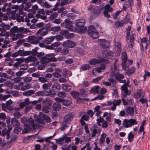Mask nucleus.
<instances>
[{"instance_id": "obj_27", "label": "nucleus", "mask_w": 150, "mask_h": 150, "mask_svg": "<svg viewBox=\"0 0 150 150\" xmlns=\"http://www.w3.org/2000/svg\"><path fill=\"white\" fill-rule=\"evenodd\" d=\"M35 93L33 90H29L24 92L23 93V95L26 96H29Z\"/></svg>"}, {"instance_id": "obj_18", "label": "nucleus", "mask_w": 150, "mask_h": 150, "mask_svg": "<svg viewBox=\"0 0 150 150\" xmlns=\"http://www.w3.org/2000/svg\"><path fill=\"white\" fill-rule=\"evenodd\" d=\"M55 38V36H51L50 37L46 38L45 39L43 40V43L46 44H50L54 40Z\"/></svg>"}, {"instance_id": "obj_54", "label": "nucleus", "mask_w": 150, "mask_h": 150, "mask_svg": "<svg viewBox=\"0 0 150 150\" xmlns=\"http://www.w3.org/2000/svg\"><path fill=\"white\" fill-rule=\"evenodd\" d=\"M58 15L57 12H54L53 13L50 17V20H52L55 19Z\"/></svg>"}, {"instance_id": "obj_20", "label": "nucleus", "mask_w": 150, "mask_h": 150, "mask_svg": "<svg viewBox=\"0 0 150 150\" xmlns=\"http://www.w3.org/2000/svg\"><path fill=\"white\" fill-rule=\"evenodd\" d=\"M72 99L70 98H67L64 99L63 105L66 106H69L72 103Z\"/></svg>"}, {"instance_id": "obj_15", "label": "nucleus", "mask_w": 150, "mask_h": 150, "mask_svg": "<svg viewBox=\"0 0 150 150\" xmlns=\"http://www.w3.org/2000/svg\"><path fill=\"white\" fill-rule=\"evenodd\" d=\"M11 18L13 20L16 19L17 21L18 22H24V18L22 16H21L20 15L18 14H16L14 16L12 15L11 16Z\"/></svg>"}, {"instance_id": "obj_3", "label": "nucleus", "mask_w": 150, "mask_h": 150, "mask_svg": "<svg viewBox=\"0 0 150 150\" xmlns=\"http://www.w3.org/2000/svg\"><path fill=\"white\" fill-rule=\"evenodd\" d=\"M137 122L135 119H131L129 120L124 119L122 123V125L125 128L131 127L132 125H137Z\"/></svg>"}, {"instance_id": "obj_38", "label": "nucleus", "mask_w": 150, "mask_h": 150, "mask_svg": "<svg viewBox=\"0 0 150 150\" xmlns=\"http://www.w3.org/2000/svg\"><path fill=\"white\" fill-rule=\"evenodd\" d=\"M10 95H4L1 94H0V101L2 100H5L6 99L11 97Z\"/></svg>"}, {"instance_id": "obj_28", "label": "nucleus", "mask_w": 150, "mask_h": 150, "mask_svg": "<svg viewBox=\"0 0 150 150\" xmlns=\"http://www.w3.org/2000/svg\"><path fill=\"white\" fill-rule=\"evenodd\" d=\"M143 91L141 89H139L137 92L135 93H134V95L135 98H140L141 96L143 97L144 95H142Z\"/></svg>"}, {"instance_id": "obj_26", "label": "nucleus", "mask_w": 150, "mask_h": 150, "mask_svg": "<svg viewBox=\"0 0 150 150\" xmlns=\"http://www.w3.org/2000/svg\"><path fill=\"white\" fill-rule=\"evenodd\" d=\"M70 93L73 98L77 99L78 100H80V99L79 97V96L80 95V93H79L78 92L73 91L70 92Z\"/></svg>"}, {"instance_id": "obj_8", "label": "nucleus", "mask_w": 150, "mask_h": 150, "mask_svg": "<svg viewBox=\"0 0 150 150\" xmlns=\"http://www.w3.org/2000/svg\"><path fill=\"white\" fill-rule=\"evenodd\" d=\"M7 127L8 128V129L6 128H5L2 130L1 131V136L3 137L6 135V139H8L10 138V134L11 131L12 129V127L10 125H8Z\"/></svg>"}, {"instance_id": "obj_6", "label": "nucleus", "mask_w": 150, "mask_h": 150, "mask_svg": "<svg viewBox=\"0 0 150 150\" xmlns=\"http://www.w3.org/2000/svg\"><path fill=\"white\" fill-rule=\"evenodd\" d=\"M54 54H47L45 56L42 57L40 59V62L41 64H44L46 65V64L52 60V57Z\"/></svg>"}, {"instance_id": "obj_11", "label": "nucleus", "mask_w": 150, "mask_h": 150, "mask_svg": "<svg viewBox=\"0 0 150 150\" xmlns=\"http://www.w3.org/2000/svg\"><path fill=\"white\" fill-rule=\"evenodd\" d=\"M76 43L74 41L67 40L63 42L62 45L64 47L68 48H72L75 47Z\"/></svg>"}, {"instance_id": "obj_2", "label": "nucleus", "mask_w": 150, "mask_h": 150, "mask_svg": "<svg viewBox=\"0 0 150 150\" xmlns=\"http://www.w3.org/2000/svg\"><path fill=\"white\" fill-rule=\"evenodd\" d=\"M85 23V20L83 18L76 20L75 23L78 31L81 33H84L86 30V27L84 26Z\"/></svg>"}, {"instance_id": "obj_51", "label": "nucleus", "mask_w": 150, "mask_h": 150, "mask_svg": "<svg viewBox=\"0 0 150 150\" xmlns=\"http://www.w3.org/2000/svg\"><path fill=\"white\" fill-rule=\"evenodd\" d=\"M53 107L56 110H59L60 109L61 106L58 103H54L53 105Z\"/></svg>"}, {"instance_id": "obj_52", "label": "nucleus", "mask_w": 150, "mask_h": 150, "mask_svg": "<svg viewBox=\"0 0 150 150\" xmlns=\"http://www.w3.org/2000/svg\"><path fill=\"white\" fill-rule=\"evenodd\" d=\"M49 109L48 105H46L42 107V111L45 113H48L49 112Z\"/></svg>"}, {"instance_id": "obj_53", "label": "nucleus", "mask_w": 150, "mask_h": 150, "mask_svg": "<svg viewBox=\"0 0 150 150\" xmlns=\"http://www.w3.org/2000/svg\"><path fill=\"white\" fill-rule=\"evenodd\" d=\"M127 31L126 38L127 39L129 40V35L130 34V31L131 30V27L130 26H128L126 28Z\"/></svg>"}, {"instance_id": "obj_57", "label": "nucleus", "mask_w": 150, "mask_h": 150, "mask_svg": "<svg viewBox=\"0 0 150 150\" xmlns=\"http://www.w3.org/2000/svg\"><path fill=\"white\" fill-rule=\"evenodd\" d=\"M18 126L16 127L14 129V132L15 133L18 134L22 130V128L21 127H18Z\"/></svg>"}, {"instance_id": "obj_5", "label": "nucleus", "mask_w": 150, "mask_h": 150, "mask_svg": "<svg viewBox=\"0 0 150 150\" xmlns=\"http://www.w3.org/2000/svg\"><path fill=\"white\" fill-rule=\"evenodd\" d=\"M43 38L39 36H30L28 37L27 40L28 42L30 43L36 44L39 43L40 40H42Z\"/></svg>"}, {"instance_id": "obj_56", "label": "nucleus", "mask_w": 150, "mask_h": 150, "mask_svg": "<svg viewBox=\"0 0 150 150\" xmlns=\"http://www.w3.org/2000/svg\"><path fill=\"white\" fill-rule=\"evenodd\" d=\"M134 136V134L132 133L131 132H130L128 135V141L130 142H132L133 140Z\"/></svg>"}, {"instance_id": "obj_63", "label": "nucleus", "mask_w": 150, "mask_h": 150, "mask_svg": "<svg viewBox=\"0 0 150 150\" xmlns=\"http://www.w3.org/2000/svg\"><path fill=\"white\" fill-rule=\"evenodd\" d=\"M67 17L69 18V19H73L75 17V15L73 13H70L67 15Z\"/></svg>"}, {"instance_id": "obj_23", "label": "nucleus", "mask_w": 150, "mask_h": 150, "mask_svg": "<svg viewBox=\"0 0 150 150\" xmlns=\"http://www.w3.org/2000/svg\"><path fill=\"white\" fill-rule=\"evenodd\" d=\"M134 36H135V34H133L130 36V38L129 42L130 45H128V46L130 48H132L134 46V43L133 41L134 38Z\"/></svg>"}, {"instance_id": "obj_9", "label": "nucleus", "mask_w": 150, "mask_h": 150, "mask_svg": "<svg viewBox=\"0 0 150 150\" xmlns=\"http://www.w3.org/2000/svg\"><path fill=\"white\" fill-rule=\"evenodd\" d=\"M10 28V26L9 25H6L3 23H2L0 25V31L2 32L0 33V36H4L5 34V32L7 30H8Z\"/></svg>"}, {"instance_id": "obj_25", "label": "nucleus", "mask_w": 150, "mask_h": 150, "mask_svg": "<svg viewBox=\"0 0 150 150\" xmlns=\"http://www.w3.org/2000/svg\"><path fill=\"white\" fill-rule=\"evenodd\" d=\"M127 112L128 114L132 115L134 113V109L133 107L127 106L126 108Z\"/></svg>"}, {"instance_id": "obj_1", "label": "nucleus", "mask_w": 150, "mask_h": 150, "mask_svg": "<svg viewBox=\"0 0 150 150\" xmlns=\"http://www.w3.org/2000/svg\"><path fill=\"white\" fill-rule=\"evenodd\" d=\"M12 103V101L10 99L7 101L6 103H2L1 105L2 110L6 112H7L8 110L9 111L14 110L16 111H18L19 110V108H14L13 106L11 105Z\"/></svg>"}, {"instance_id": "obj_12", "label": "nucleus", "mask_w": 150, "mask_h": 150, "mask_svg": "<svg viewBox=\"0 0 150 150\" xmlns=\"http://www.w3.org/2000/svg\"><path fill=\"white\" fill-rule=\"evenodd\" d=\"M121 88V90L122 91V95L123 97H125L131 94V91L128 90L127 87L125 85H123Z\"/></svg>"}, {"instance_id": "obj_34", "label": "nucleus", "mask_w": 150, "mask_h": 150, "mask_svg": "<svg viewBox=\"0 0 150 150\" xmlns=\"http://www.w3.org/2000/svg\"><path fill=\"white\" fill-rule=\"evenodd\" d=\"M122 62L126 63L127 57V53L125 52H122Z\"/></svg>"}, {"instance_id": "obj_13", "label": "nucleus", "mask_w": 150, "mask_h": 150, "mask_svg": "<svg viewBox=\"0 0 150 150\" xmlns=\"http://www.w3.org/2000/svg\"><path fill=\"white\" fill-rule=\"evenodd\" d=\"M74 115L73 113H69L67 114L64 117V122L69 124L71 120L72 119Z\"/></svg>"}, {"instance_id": "obj_35", "label": "nucleus", "mask_w": 150, "mask_h": 150, "mask_svg": "<svg viewBox=\"0 0 150 150\" xmlns=\"http://www.w3.org/2000/svg\"><path fill=\"white\" fill-rule=\"evenodd\" d=\"M24 61V59L22 58L18 59V60L16 62L14 63L13 66L16 68L18 67L21 65V64Z\"/></svg>"}, {"instance_id": "obj_19", "label": "nucleus", "mask_w": 150, "mask_h": 150, "mask_svg": "<svg viewBox=\"0 0 150 150\" xmlns=\"http://www.w3.org/2000/svg\"><path fill=\"white\" fill-rule=\"evenodd\" d=\"M121 103V100L120 99L113 100V105L111 108V109L112 111H114L116 108L117 106L119 105Z\"/></svg>"}, {"instance_id": "obj_48", "label": "nucleus", "mask_w": 150, "mask_h": 150, "mask_svg": "<svg viewBox=\"0 0 150 150\" xmlns=\"http://www.w3.org/2000/svg\"><path fill=\"white\" fill-rule=\"evenodd\" d=\"M37 58L34 56L30 57L27 58L26 61L28 62H35L37 60Z\"/></svg>"}, {"instance_id": "obj_16", "label": "nucleus", "mask_w": 150, "mask_h": 150, "mask_svg": "<svg viewBox=\"0 0 150 150\" xmlns=\"http://www.w3.org/2000/svg\"><path fill=\"white\" fill-rule=\"evenodd\" d=\"M26 55V52H24L23 50H20L18 51L13 53L11 56L13 57H15L19 55L21 56H25Z\"/></svg>"}, {"instance_id": "obj_49", "label": "nucleus", "mask_w": 150, "mask_h": 150, "mask_svg": "<svg viewBox=\"0 0 150 150\" xmlns=\"http://www.w3.org/2000/svg\"><path fill=\"white\" fill-rule=\"evenodd\" d=\"M68 124L63 121L62 123V126L60 128L61 130L64 131L65 129L68 127L69 126L67 125Z\"/></svg>"}, {"instance_id": "obj_10", "label": "nucleus", "mask_w": 150, "mask_h": 150, "mask_svg": "<svg viewBox=\"0 0 150 150\" xmlns=\"http://www.w3.org/2000/svg\"><path fill=\"white\" fill-rule=\"evenodd\" d=\"M24 28L22 27L18 28L16 26H14L10 30L11 34L13 36L15 35V33L20 32L21 33L23 32Z\"/></svg>"}, {"instance_id": "obj_17", "label": "nucleus", "mask_w": 150, "mask_h": 150, "mask_svg": "<svg viewBox=\"0 0 150 150\" xmlns=\"http://www.w3.org/2000/svg\"><path fill=\"white\" fill-rule=\"evenodd\" d=\"M29 98H27L25 99L24 101L21 102L20 104V108L21 109H23L25 106L28 105L30 104Z\"/></svg>"}, {"instance_id": "obj_36", "label": "nucleus", "mask_w": 150, "mask_h": 150, "mask_svg": "<svg viewBox=\"0 0 150 150\" xmlns=\"http://www.w3.org/2000/svg\"><path fill=\"white\" fill-rule=\"evenodd\" d=\"M89 35L93 38L96 39L99 37L98 33L96 30L93 31L92 33L89 34Z\"/></svg>"}, {"instance_id": "obj_31", "label": "nucleus", "mask_w": 150, "mask_h": 150, "mask_svg": "<svg viewBox=\"0 0 150 150\" xmlns=\"http://www.w3.org/2000/svg\"><path fill=\"white\" fill-rule=\"evenodd\" d=\"M62 88L67 92L69 91L72 88V86L67 84H64L62 85Z\"/></svg>"}, {"instance_id": "obj_21", "label": "nucleus", "mask_w": 150, "mask_h": 150, "mask_svg": "<svg viewBox=\"0 0 150 150\" xmlns=\"http://www.w3.org/2000/svg\"><path fill=\"white\" fill-rule=\"evenodd\" d=\"M24 128L22 132V133L23 134L27 133L28 132H30L32 128L28 124H24Z\"/></svg>"}, {"instance_id": "obj_43", "label": "nucleus", "mask_w": 150, "mask_h": 150, "mask_svg": "<svg viewBox=\"0 0 150 150\" xmlns=\"http://www.w3.org/2000/svg\"><path fill=\"white\" fill-rule=\"evenodd\" d=\"M31 86L30 84L28 83L22 86L21 88V90L22 91H24L26 90L29 89L31 88Z\"/></svg>"}, {"instance_id": "obj_62", "label": "nucleus", "mask_w": 150, "mask_h": 150, "mask_svg": "<svg viewBox=\"0 0 150 150\" xmlns=\"http://www.w3.org/2000/svg\"><path fill=\"white\" fill-rule=\"evenodd\" d=\"M38 6L37 5H34L32 7L31 11L33 12V13H36V11L38 9Z\"/></svg>"}, {"instance_id": "obj_42", "label": "nucleus", "mask_w": 150, "mask_h": 150, "mask_svg": "<svg viewBox=\"0 0 150 150\" xmlns=\"http://www.w3.org/2000/svg\"><path fill=\"white\" fill-rule=\"evenodd\" d=\"M104 8L105 10L104 11H106L109 12H111L113 10V8L110 7V5L108 4L106 5L104 7Z\"/></svg>"}, {"instance_id": "obj_60", "label": "nucleus", "mask_w": 150, "mask_h": 150, "mask_svg": "<svg viewBox=\"0 0 150 150\" xmlns=\"http://www.w3.org/2000/svg\"><path fill=\"white\" fill-rule=\"evenodd\" d=\"M35 16L37 18H40L43 20H45L47 18L46 16L41 15L39 14H36Z\"/></svg>"}, {"instance_id": "obj_64", "label": "nucleus", "mask_w": 150, "mask_h": 150, "mask_svg": "<svg viewBox=\"0 0 150 150\" xmlns=\"http://www.w3.org/2000/svg\"><path fill=\"white\" fill-rule=\"evenodd\" d=\"M1 77L6 79V80L10 79L9 76L6 73H2L1 75Z\"/></svg>"}, {"instance_id": "obj_7", "label": "nucleus", "mask_w": 150, "mask_h": 150, "mask_svg": "<svg viewBox=\"0 0 150 150\" xmlns=\"http://www.w3.org/2000/svg\"><path fill=\"white\" fill-rule=\"evenodd\" d=\"M101 62H104L106 64H108V61L107 60L103 58L101 59L93 58L89 60L88 63L91 65H95L96 64H99Z\"/></svg>"}, {"instance_id": "obj_30", "label": "nucleus", "mask_w": 150, "mask_h": 150, "mask_svg": "<svg viewBox=\"0 0 150 150\" xmlns=\"http://www.w3.org/2000/svg\"><path fill=\"white\" fill-rule=\"evenodd\" d=\"M91 68V66L88 64H86L81 66L79 68L81 71H85L89 70Z\"/></svg>"}, {"instance_id": "obj_47", "label": "nucleus", "mask_w": 150, "mask_h": 150, "mask_svg": "<svg viewBox=\"0 0 150 150\" xmlns=\"http://www.w3.org/2000/svg\"><path fill=\"white\" fill-rule=\"evenodd\" d=\"M95 27L93 25H91L88 27V34L92 33L93 31H96Z\"/></svg>"}, {"instance_id": "obj_40", "label": "nucleus", "mask_w": 150, "mask_h": 150, "mask_svg": "<svg viewBox=\"0 0 150 150\" xmlns=\"http://www.w3.org/2000/svg\"><path fill=\"white\" fill-rule=\"evenodd\" d=\"M23 35L22 34L19 33H18L16 35H15L12 38V40L13 41L16 40L18 39L23 38Z\"/></svg>"}, {"instance_id": "obj_61", "label": "nucleus", "mask_w": 150, "mask_h": 150, "mask_svg": "<svg viewBox=\"0 0 150 150\" xmlns=\"http://www.w3.org/2000/svg\"><path fill=\"white\" fill-rule=\"evenodd\" d=\"M104 97V96L103 95H102L101 94L95 97L92 100H96L97 99H98L99 100H101L103 99Z\"/></svg>"}, {"instance_id": "obj_24", "label": "nucleus", "mask_w": 150, "mask_h": 150, "mask_svg": "<svg viewBox=\"0 0 150 150\" xmlns=\"http://www.w3.org/2000/svg\"><path fill=\"white\" fill-rule=\"evenodd\" d=\"M11 123L13 126L17 127L20 126V123L18 120L16 118L11 119Z\"/></svg>"}, {"instance_id": "obj_45", "label": "nucleus", "mask_w": 150, "mask_h": 150, "mask_svg": "<svg viewBox=\"0 0 150 150\" xmlns=\"http://www.w3.org/2000/svg\"><path fill=\"white\" fill-rule=\"evenodd\" d=\"M135 67H133L132 68L129 69V70L127 71L126 73L128 75H131L135 72Z\"/></svg>"}, {"instance_id": "obj_44", "label": "nucleus", "mask_w": 150, "mask_h": 150, "mask_svg": "<svg viewBox=\"0 0 150 150\" xmlns=\"http://www.w3.org/2000/svg\"><path fill=\"white\" fill-rule=\"evenodd\" d=\"M105 64H102L99 67H97L96 68L95 70L98 73H100L101 72L102 70L105 69Z\"/></svg>"}, {"instance_id": "obj_50", "label": "nucleus", "mask_w": 150, "mask_h": 150, "mask_svg": "<svg viewBox=\"0 0 150 150\" xmlns=\"http://www.w3.org/2000/svg\"><path fill=\"white\" fill-rule=\"evenodd\" d=\"M69 51V50L67 48H65L62 50L61 53L62 55H65L68 54Z\"/></svg>"}, {"instance_id": "obj_37", "label": "nucleus", "mask_w": 150, "mask_h": 150, "mask_svg": "<svg viewBox=\"0 0 150 150\" xmlns=\"http://www.w3.org/2000/svg\"><path fill=\"white\" fill-rule=\"evenodd\" d=\"M27 123H28L33 129H35V125L34 120L31 118H29L28 120Z\"/></svg>"}, {"instance_id": "obj_33", "label": "nucleus", "mask_w": 150, "mask_h": 150, "mask_svg": "<svg viewBox=\"0 0 150 150\" xmlns=\"http://www.w3.org/2000/svg\"><path fill=\"white\" fill-rule=\"evenodd\" d=\"M99 88V87L98 86H94L91 88V90L90 91V92L91 93H98L99 92L98 89Z\"/></svg>"}, {"instance_id": "obj_39", "label": "nucleus", "mask_w": 150, "mask_h": 150, "mask_svg": "<svg viewBox=\"0 0 150 150\" xmlns=\"http://www.w3.org/2000/svg\"><path fill=\"white\" fill-rule=\"evenodd\" d=\"M42 117L46 122L50 123L52 121L50 117L46 114H44L42 115Z\"/></svg>"}, {"instance_id": "obj_58", "label": "nucleus", "mask_w": 150, "mask_h": 150, "mask_svg": "<svg viewBox=\"0 0 150 150\" xmlns=\"http://www.w3.org/2000/svg\"><path fill=\"white\" fill-rule=\"evenodd\" d=\"M39 81L42 83H44L47 81L48 79L45 77H40L38 78Z\"/></svg>"}, {"instance_id": "obj_4", "label": "nucleus", "mask_w": 150, "mask_h": 150, "mask_svg": "<svg viewBox=\"0 0 150 150\" xmlns=\"http://www.w3.org/2000/svg\"><path fill=\"white\" fill-rule=\"evenodd\" d=\"M73 23L70 20V19L67 18L66 19L64 22L62 23L61 25L62 27L67 28L68 30L72 31L73 30Z\"/></svg>"}, {"instance_id": "obj_55", "label": "nucleus", "mask_w": 150, "mask_h": 150, "mask_svg": "<svg viewBox=\"0 0 150 150\" xmlns=\"http://www.w3.org/2000/svg\"><path fill=\"white\" fill-rule=\"evenodd\" d=\"M57 95L59 97L64 98L66 96L67 94L64 92L60 91L58 93Z\"/></svg>"}, {"instance_id": "obj_46", "label": "nucleus", "mask_w": 150, "mask_h": 150, "mask_svg": "<svg viewBox=\"0 0 150 150\" xmlns=\"http://www.w3.org/2000/svg\"><path fill=\"white\" fill-rule=\"evenodd\" d=\"M124 22L123 23L122 22L117 20L115 23V25L117 28H118L120 27H122L123 26V24L125 23Z\"/></svg>"}, {"instance_id": "obj_59", "label": "nucleus", "mask_w": 150, "mask_h": 150, "mask_svg": "<svg viewBox=\"0 0 150 150\" xmlns=\"http://www.w3.org/2000/svg\"><path fill=\"white\" fill-rule=\"evenodd\" d=\"M35 94L36 96H44L45 95V92L43 91H38L36 92Z\"/></svg>"}, {"instance_id": "obj_29", "label": "nucleus", "mask_w": 150, "mask_h": 150, "mask_svg": "<svg viewBox=\"0 0 150 150\" xmlns=\"http://www.w3.org/2000/svg\"><path fill=\"white\" fill-rule=\"evenodd\" d=\"M52 88L54 91H59L60 89V85L57 83L54 84L52 86Z\"/></svg>"}, {"instance_id": "obj_22", "label": "nucleus", "mask_w": 150, "mask_h": 150, "mask_svg": "<svg viewBox=\"0 0 150 150\" xmlns=\"http://www.w3.org/2000/svg\"><path fill=\"white\" fill-rule=\"evenodd\" d=\"M52 84V83L51 81H48L46 83H44L42 85V88L44 90L46 91L48 89H50Z\"/></svg>"}, {"instance_id": "obj_41", "label": "nucleus", "mask_w": 150, "mask_h": 150, "mask_svg": "<svg viewBox=\"0 0 150 150\" xmlns=\"http://www.w3.org/2000/svg\"><path fill=\"white\" fill-rule=\"evenodd\" d=\"M106 137L105 134L104 133H103L99 139V143L100 144L103 143L105 141V139Z\"/></svg>"}, {"instance_id": "obj_32", "label": "nucleus", "mask_w": 150, "mask_h": 150, "mask_svg": "<svg viewBox=\"0 0 150 150\" xmlns=\"http://www.w3.org/2000/svg\"><path fill=\"white\" fill-rule=\"evenodd\" d=\"M77 52L81 55H83L85 54L84 50L80 47H76L75 48Z\"/></svg>"}, {"instance_id": "obj_14", "label": "nucleus", "mask_w": 150, "mask_h": 150, "mask_svg": "<svg viewBox=\"0 0 150 150\" xmlns=\"http://www.w3.org/2000/svg\"><path fill=\"white\" fill-rule=\"evenodd\" d=\"M99 41L102 42L100 43V45L103 48H108L110 45L109 41L106 40L105 39L99 40Z\"/></svg>"}]
</instances>
